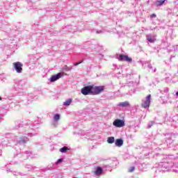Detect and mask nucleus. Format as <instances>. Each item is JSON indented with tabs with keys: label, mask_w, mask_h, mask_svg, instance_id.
Returning a JSON list of instances; mask_svg holds the SVG:
<instances>
[{
	"label": "nucleus",
	"mask_w": 178,
	"mask_h": 178,
	"mask_svg": "<svg viewBox=\"0 0 178 178\" xmlns=\"http://www.w3.org/2000/svg\"><path fill=\"white\" fill-rule=\"evenodd\" d=\"M67 151H69V147L66 146H64L63 147L60 149V152H62V154L66 153L67 152Z\"/></svg>",
	"instance_id": "nucleus-14"
},
{
	"label": "nucleus",
	"mask_w": 178,
	"mask_h": 178,
	"mask_svg": "<svg viewBox=\"0 0 178 178\" xmlns=\"http://www.w3.org/2000/svg\"><path fill=\"white\" fill-rule=\"evenodd\" d=\"M80 63H81V62H80V63H74V66H77V65H80Z\"/></svg>",
	"instance_id": "nucleus-21"
},
{
	"label": "nucleus",
	"mask_w": 178,
	"mask_h": 178,
	"mask_svg": "<svg viewBox=\"0 0 178 178\" xmlns=\"http://www.w3.org/2000/svg\"><path fill=\"white\" fill-rule=\"evenodd\" d=\"M81 94L83 95H88L92 94V88L91 86H85L81 89Z\"/></svg>",
	"instance_id": "nucleus-5"
},
{
	"label": "nucleus",
	"mask_w": 178,
	"mask_h": 178,
	"mask_svg": "<svg viewBox=\"0 0 178 178\" xmlns=\"http://www.w3.org/2000/svg\"><path fill=\"white\" fill-rule=\"evenodd\" d=\"M108 144H113L115 143V138L113 136L108 137L107 139Z\"/></svg>",
	"instance_id": "nucleus-12"
},
{
	"label": "nucleus",
	"mask_w": 178,
	"mask_h": 178,
	"mask_svg": "<svg viewBox=\"0 0 178 178\" xmlns=\"http://www.w3.org/2000/svg\"><path fill=\"white\" fill-rule=\"evenodd\" d=\"M134 169H135L134 167H131V168L129 169L128 172H129V173H131V172H134Z\"/></svg>",
	"instance_id": "nucleus-18"
},
{
	"label": "nucleus",
	"mask_w": 178,
	"mask_h": 178,
	"mask_svg": "<svg viewBox=\"0 0 178 178\" xmlns=\"http://www.w3.org/2000/svg\"><path fill=\"white\" fill-rule=\"evenodd\" d=\"M176 95H178V92H176Z\"/></svg>",
	"instance_id": "nucleus-22"
},
{
	"label": "nucleus",
	"mask_w": 178,
	"mask_h": 178,
	"mask_svg": "<svg viewBox=\"0 0 178 178\" xmlns=\"http://www.w3.org/2000/svg\"><path fill=\"white\" fill-rule=\"evenodd\" d=\"M2 100V97H0V101H1Z\"/></svg>",
	"instance_id": "nucleus-23"
},
{
	"label": "nucleus",
	"mask_w": 178,
	"mask_h": 178,
	"mask_svg": "<svg viewBox=\"0 0 178 178\" xmlns=\"http://www.w3.org/2000/svg\"><path fill=\"white\" fill-rule=\"evenodd\" d=\"M95 175H102V168L101 167H97L96 170L94 172Z\"/></svg>",
	"instance_id": "nucleus-9"
},
{
	"label": "nucleus",
	"mask_w": 178,
	"mask_h": 178,
	"mask_svg": "<svg viewBox=\"0 0 178 178\" xmlns=\"http://www.w3.org/2000/svg\"><path fill=\"white\" fill-rule=\"evenodd\" d=\"M59 119H60V115H59V114H56L54 117V121L58 122V120H59Z\"/></svg>",
	"instance_id": "nucleus-16"
},
{
	"label": "nucleus",
	"mask_w": 178,
	"mask_h": 178,
	"mask_svg": "<svg viewBox=\"0 0 178 178\" xmlns=\"http://www.w3.org/2000/svg\"><path fill=\"white\" fill-rule=\"evenodd\" d=\"M149 105H151V95H148L146 97V99L143 101V102L141 104L142 108H149Z\"/></svg>",
	"instance_id": "nucleus-3"
},
{
	"label": "nucleus",
	"mask_w": 178,
	"mask_h": 178,
	"mask_svg": "<svg viewBox=\"0 0 178 178\" xmlns=\"http://www.w3.org/2000/svg\"><path fill=\"white\" fill-rule=\"evenodd\" d=\"M63 159H60L58 160V161L56 162V164L58 165V163H60V162H63Z\"/></svg>",
	"instance_id": "nucleus-19"
},
{
	"label": "nucleus",
	"mask_w": 178,
	"mask_h": 178,
	"mask_svg": "<svg viewBox=\"0 0 178 178\" xmlns=\"http://www.w3.org/2000/svg\"><path fill=\"white\" fill-rule=\"evenodd\" d=\"M13 66H14V69L17 73H22L23 72V64L20 62H15L13 63Z\"/></svg>",
	"instance_id": "nucleus-2"
},
{
	"label": "nucleus",
	"mask_w": 178,
	"mask_h": 178,
	"mask_svg": "<svg viewBox=\"0 0 178 178\" xmlns=\"http://www.w3.org/2000/svg\"><path fill=\"white\" fill-rule=\"evenodd\" d=\"M113 126L115 127H124V121L117 119L113 122Z\"/></svg>",
	"instance_id": "nucleus-6"
},
{
	"label": "nucleus",
	"mask_w": 178,
	"mask_h": 178,
	"mask_svg": "<svg viewBox=\"0 0 178 178\" xmlns=\"http://www.w3.org/2000/svg\"><path fill=\"white\" fill-rule=\"evenodd\" d=\"M130 104L129 102H123L119 104V106H122V108H125L126 106H129Z\"/></svg>",
	"instance_id": "nucleus-11"
},
{
	"label": "nucleus",
	"mask_w": 178,
	"mask_h": 178,
	"mask_svg": "<svg viewBox=\"0 0 178 178\" xmlns=\"http://www.w3.org/2000/svg\"><path fill=\"white\" fill-rule=\"evenodd\" d=\"M115 145L117 147H122L123 145V140H122V139H117L115 140Z\"/></svg>",
	"instance_id": "nucleus-8"
},
{
	"label": "nucleus",
	"mask_w": 178,
	"mask_h": 178,
	"mask_svg": "<svg viewBox=\"0 0 178 178\" xmlns=\"http://www.w3.org/2000/svg\"><path fill=\"white\" fill-rule=\"evenodd\" d=\"M71 104H72V99H68L63 103V105L65 106H69V105H70Z\"/></svg>",
	"instance_id": "nucleus-15"
},
{
	"label": "nucleus",
	"mask_w": 178,
	"mask_h": 178,
	"mask_svg": "<svg viewBox=\"0 0 178 178\" xmlns=\"http://www.w3.org/2000/svg\"><path fill=\"white\" fill-rule=\"evenodd\" d=\"M118 60L120 62H132L133 58L129 57L127 55L120 54V56L118 58Z\"/></svg>",
	"instance_id": "nucleus-4"
},
{
	"label": "nucleus",
	"mask_w": 178,
	"mask_h": 178,
	"mask_svg": "<svg viewBox=\"0 0 178 178\" xmlns=\"http://www.w3.org/2000/svg\"><path fill=\"white\" fill-rule=\"evenodd\" d=\"M165 1H166V0L157 1L155 2V5L156 6H162V5H163V3H165Z\"/></svg>",
	"instance_id": "nucleus-13"
},
{
	"label": "nucleus",
	"mask_w": 178,
	"mask_h": 178,
	"mask_svg": "<svg viewBox=\"0 0 178 178\" xmlns=\"http://www.w3.org/2000/svg\"><path fill=\"white\" fill-rule=\"evenodd\" d=\"M62 70H65L66 72H69V70H72V67H67V65H65Z\"/></svg>",
	"instance_id": "nucleus-17"
},
{
	"label": "nucleus",
	"mask_w": 178,
	"mask_h": 178,
	"mask_svg": "<svg viewBox=\"0 0 178 178\" xmlns=\"http://www.w3.org/2000/svg\"><path fill=\"white\" fill-rule=\"evenodd\" d=\"M65 76V74L63 72H60L56 75H54L51 77V81L54 83V81H56V80H59L60 77H63Z\"/></svg>",
	"instance_id": "nucleus-7"
},
{
	"label": "nucleus",
	"mask_w": 178,
	"mask_h": 178,
	"mask_svg": "<svg viewBox=\"0 0 178 178\" xmlns=\"http://www.w3.org/2000/svg\"><path fill=\"white\" fill-rule=\"evenodd\" d=\"M146 38L149 42H155V39H154L151 35H147Z\"/></svg>",
	"instance_id": "nucleus-10"
},
{
	"label": "nucleus",
	"mask_w": 178,
	"mask_h": 178,
	"mask_svg": "<svg viewBox=\"0 0 178 178\" xmlns=\"http://www.w3.org/2000/svg\"><path fill=\"white\" fill-rule=\"evenodd\" d=\"M150 17H156V14H152L151 15H150Z\"/></svg>",
	"instance_id": "nucleus-20"
},
{
	"label": "nucleus",
	"mask_w": 178,
	"mask_h": 178,
	"mask_svg": "<svg viewBox=\"0 0 178 178\" xmlns=\"http://www.w3.org/2000/svg\"><path fill=\"white\" fill-rule=\"evenodd\" d=\"M92 88V95H98V94H101L102 91H104V86H95L94 85L91 86Z\"/></svg>",
	"instance_id": "nucleus-1"
}]
</instances>
